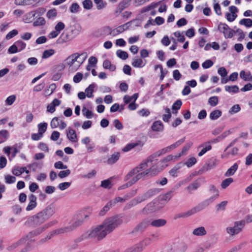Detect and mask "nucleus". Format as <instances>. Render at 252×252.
Instances as JSON below:
<instances>
[{
	"label": "nucleus",
	"instance_id": "obj_55",
	"mask_svg": "<svg viewBox=\"0 0 252 252\" xmlns=\"http://www.w3.org/2000/svg\"><path fill=\"white\" fill-rule=\"evenodd\" d=\"M61 119L59 117H54L52 119L50 126L52 128H55L59 126Z\"/></svg>",
	"mask_w": 252,
	"mask_h": 252
},
{
	"label": "nucleus",
	"instance_id": "obj_24",
	"mask_svg": "<svg viewBox=\"0 0 252 252\" xmlns=\"http://www.w3.org/2000/svg\"><path fill=\"white\" fill-rule=\"evenodd\" d=\"M199 147H203V149L201 150L198 155V156L201 157L205 154L207 151L210 150L212 149L211 141H209L207 142L204 143L201 145L199 148Z\"/></svg>",
	"mask_w": 252,
	"mask_h": 252
},
{
	"label": "nucleus",
	"instance_id": "obj_15",
	"mask_svg": "<svg viewBox=\"0 0 252 252\" xmlns=\"http://www.w3.org/2000/svg\"><path fill=\"white\" fill-rule=\"evenodd\" d=\"M146 200L143 194L140 196H138L129 201L125 206V209H129L133 206L136 205L137 204H140L142 202L145 201Z\"/></svg>",
	"mask_w": 252,
	"mask_h": 252
},
{
	"label": "nucleus",
	"instance_id": "obj_57",
	"mask_svg": "<svg viewBox=\"0 0 252 252\" xmlns=\"http://www.w3.org/2000/svg\"><path fill=\"white\" fill-rule=\"evenodd\" d=\"M82 114L87 119H91L94 116V114L93 112L87 109L86 107L83 108Z\"/></svg>",
	"mask_w": 252,
	"mask_h": 252
},
{
	"label": "nucleus",
	"instance_id": "obj_63",
	"mask_svg": "<svg viewBox=\"0 0 252 252\" xmlns=\"http://www.w3.org/2000/svg\"><path fill=\"white\" fill-rule=\"evenodd\" d=\"M241 110V107L239 104L234 105L229 110V113L233 114L239 112Z\"/></svg>",
	"mask_w": 252,
	"mask_h": 252
},
{
	"label": "nucleus",
	"instance_id": "obj_27",
	"mask_svg": "<svg viewBox=\"0 0 252 252\" xmlns=\"http://www.w3.org/2000/svg\"><path fill=\"white\" fill-rule=\"evenodd\" d=\"M216 165V159L213 158L210 159V160L206 163V164L201 168L199 171L200 172L201 170L208 171L211 170V169L214 168Z\"/></svg>",
	"mask_w": 252,
	"mask_h": 252
},
{
	"label": "nucleus",
	"instance_id": "obj_38",
	"mask_svg": "<svg viewBox=\"0 0 252 252\" xmlns=\"http://www.w3.org/2000/svg\"><path fill=\"white\" fill-rule=\"evenodd\" d=\"M192 216L190 210L186 212L180 213L175 215L174 217V220H177L181 218H186Z\"/></svg>",
	"mask_w": 252,
	"mask_h": 252
},
{
	"label": "nucleus",
	"instance_id": "obj_10",
	"mask_svg": "<svg viewBox=\"0 0 252 252\" xmlns=\"http://www.w3.org/2000/svg\"><path fill=\"white\" fill-rule=\"evenodd\" d=\"M218 30L223 33L226 38H231L233 36L234 30L230 28L225 23H220L218 25Z\"/></svg>",
	"mask_w": 252,
	"mask_h": 252
},
{
	"label": "nucleus",
	"instance_id": "obj_54",
	"mask_svg": "<svg viewBox=\"0 0 252 252\" xmlns=\"http://www.w3.org/2000/svg\"><path fill=\"white\" fill-rule=\"evenodd\" d=\"M233 182V179L232 178H227L222 182V183L221 184V187L223 189H226Z\"/></svg>",
	"mask_w": 252,
	"mask_h": 252
},
{
	"label": "nucleus",
	"instance_id": "obj_51",
	"mask_svg": "<svg viewBox=\"0 0 252 252\" xmlns=\"http://www.w3.org/2000/svg\"><path fill=\"white\" fill-rule=\"evenodd\" d=\"M158 68H159L160 71V80H162L165 77V75L167 73V70H163L162 66L161 64L156 65L155 66V70H157Z\"/></svg>",
	"mask_w": 252,
	"mask_h": 252
},
{
	"label": "nucleus",
	"instance_id": "obj_33",
	"mask_svg": "<svg viewBox=\"0 0 252 252\" xmlns=\"http://www.w3.org/2000/svg\"><path fill=\"white\" fill-rule=\"evenodd\" d=\"M25 242V238H22L19 240L18 241L15 242V243L12 244L10 246H9L7 248V250L8 251L12 252L15 249L18 248L20 246H21L22 244L24 243Z\"/></svg>",
	"mask_w": 252,
	"mask_h": 252
},
{
	"label": "nucleus",
	"instance_id": "obj_48",
	"mask_svg": "<svg viewBox=\"0 0 252 252\" xmlns=\"http://www.w3.org/2000/svg\"><path fill=\"white\" fill-rule=\"evenodd\" d=\"M225 90L229 93H237L239 92V87L237 85L225 86Z\"/></svg>",
	"mask_w": 252,
	"mask_h": 252
},
{
	"label": "nucleus",
	"instance_id": "obj_53",
	"mask_svg": "<svg viewBox=\"0 0 252 252\" xmlns=\"http://www.w3.org/2000/svg\"><path fill=\"white\" fill-rule=\"evenodd\" d=\"M46 21L43 17H39L33 23L34 27L43 26L45 24Z\"/></svg>",
	"mask_w": 252,
	"mask_h": 252
},
{
	"label": "nucleus",
	"instance_id": "obj_9",
	"mask_svg": "<svg viewBox=\"0 0 252 252\" xmlns=\"http://www.w3.org/2000/svg\"><path fill=\"white\" fill-rule=\"evenodd\" d=\"M46 220L38 212L35 215L29 217L25 222L27 225L37 226L43 223Z\"/></svg>",
	"mask_w": 252,
	"mask_h": 252
},
{
	"label": "nucleus",
	"instance_id": "obj_21",
	"mask_svg": "<svg viewBox=\"0 0 252 252\" xmlns=\"http://www.w3.org/2000/svg\"><path fill=\"white\" fill-rule=\"evenodd\" d=\"M82 222V220H81L80 219H78L77 220L75 221L74 222H73L72 224L70 226H67L64 228H60L59 229H63V231L62 233L69 232L72 231L73 230L77 228L78 226H80Z\"/></svg>",
	"mask_w": 252,
	"mask_h": 252
},
{
	"label": "nucleus",
	"instance_id": "obj_11",
	"mask_svg": "<svg viewBox=\"0 0 252 252\" xmlns=\"http://www.w3.org/2000/svg\"><path fill=\"white\" fill-rule=\"evenodd\" d=\"M45 11V10L44 8H38L35 11H32L28 13L25 15L26 22L30 23L32 22L34 17L40 16L43 14Z\"/></svg>",
	"mask_w": 252,
	"mask_h": 252
},
{
	"label": "nucleus",
	"instance_id": "obj_32",
	"mask_svg": "<svg viewBox=\"0 0 252 252\" xmlns=\"http://www.w3.org/2000/svg\"><path fill=\"white\" fill-rule=\"evenodd\" d=\"M238 168V165L237 163H235L232 166H231L225 173L224 176L225 177H229L233 175Z\"/></svg>",
	"mask_w": 252,
	"mask_h": 252
},
{
	"label": "nucleus",
	"instance_id": "obj_2",
	"mask_svg": "<svg viewBox=\"0 0 252 252\" xmlns=\"http://www.w3.org/2000/svg\"><path fill=\"white\" fill-rule=\"evenodd\" d=\"M169 152V151L168 149V147H166L153 154L152 155L148 157L146 160H144L142 162H141L139 165V166L133 169L132 170L128 175V177H130L132 175H134V174L138 173L140 170H144L146 168H148L150 166H151L152 162L154 161V158L158 157H159L160 156Z\"/></svg>",
	"mask_w": 252,
	"mask_h": 252
},
{
	"label": "nucleus",
	"instance_id": "obj_45",
	"mask_svg": "<svg viewBox=\"0 0 252 252\" xmlns=\"http://www.w3.org/2000/svg\"><path fill=\"white\" fill-rule=\"evenodd\" d=\"M28 167L31 168L32 170L35 172L37 168L41 169L42 167V163L38 162H34L28 165Z\"/></svg>",
	"mask_w": 252,
	"mask_h": 252
},
{
	"label": "nucleus",
	"instance_id": "obj_18",
	"mask_svg": "<svg viewBox=\"0 0 252 252\" xmlns=\"http://www.w3.org/2000/svg\"><path fill=\"white\" fill-rule=\"evenodd\" d=\"M158 209L156 206L155 202H151L149 203L143 209L142 213L144 214H147L151 212H155Z\"/></svg>",
	"mask_w": 252,
	"mask_h": 252
},
{
	"label": "nucleus",
	"instance_id": "obj_60",
	"mask_svg": "<svg viewBox=\"0 0 252 252\" xmlns=\"http://www.w3.org/2000/svg\"><path fill=\"white\" fill-rule=\"evenodd\" d=\"M4 179L5 183L9 184L14 183L16 181V178L9 175H5Z\"/></svg>",
	"mask_w": 252,
	"mask_h": 252
},
{
	"label": "nucleus",
	"instance_id": "obj_40",
	"mask_svg": "<svg viewBox=\"0 0 252 252\" xmlns=\"http://www.w3.org/2000/svg\"><path fill=\"white\" fill-rule=\"evenodd\" d=\"M34 0H15L14 3L17 5H27L33 4Z\"/></svg>",
	"mask_w": 252,
	"mask_h": 252
},
{
	"label": "nucleus",
	"instance_id": "obj_61",
	"mask_svg": "<svg viewBox=\"0 0 252 252\" xmlns=\"http://www.w3.org/2000/svg\"><path fill=\"white\" fill-rule=\"evenodd\" d=\"M55 53V51L53 49L47 50L43 52L42 58L43 59H47L52 55H53Z\"/></svg>",
	"mask_w": 252,
	"mask_h": 252
},
{
	"label": "nucleus",
	"instance_id": "obj_1",
	"mask_svg": "<svg viewBox=\"0 0 252 252\" xmlns=\"http://www.w3.org/2000/svg\"><path fill=\"white\" fill-rule=\"evenodd\" d=\"M123 222L120 216L117 215L107 218L103 223L88 231L78 238L79 241L88 239H94L97 241L102 240Z\"/></svg>",
	"mask_w": 252,
	"mask_h": 252
},
{
	"label": "nucleus",
	"instance_id": "obj_42",
	"mask_svg": "<svg viewBox=\"0 0 252 252\" xmlns=\"http://www.w3.org/2000/svg\"><path fill=\"white\" fill-rule=\"evenodd\" d=\"M222 112L219 110H215L213 111L210 114V118L212 120H215L218 119L221 116Z\"/></svg>",
	"mask_w": 252,
	"mask_h": 252
},
{
	"label": "nucleus",
	"instance_id": "obj_39",
	"mask_svg": "<svg viewBox=\"0 0 252 252\" xmlns=\"http://www.w3.org/2000/svg\"><path fill=\"white\" fill-rule=\"evenodd\" d=\"M131 64L134 67L139 68L142 67L145 65L141 59H133Z\"/></svg>",
	"mask_w": 252,
	"mask_h": 252
},
{
	"label": "nucleus",
	"instance_id": "obj_44",
	"mask_svg": "<svg viewBox=\"0 0 252 252\" xmlns=\"http://www.w3.org/2000/svg\"><path fill=\"white\" fill-rule=\"evenodd\" d=\"M182 102L180 99L176 100L173 104L172 109L173 113L176 114L177 113V110H179L182 106Z\"/></svg>",
	"mask_w": 252,
	"mask_h": 252
},
{
	"label": "nucleus",
	"instance_id": "obj_30",
	"mask_svg": "<svg viewBox=\"0 0 252 252\" xmlns=\"http://www.w3.org/2000/svg\"><path fill=\"white\" fill-rule=\"evenodd\" d=\"M192 234L195 236H202L207 234V231L203 226H200L194 229L192 232Z\"/></svg>",
	"mask_w": 252,
	"mask_h": 252
},
{
	"label": "nucleus",
	"instance_id": "obj_31",
	"mask_svg": "<svg viewBox=\"0 0 252 252\" xmlns=\"http://www.w3.org/2000/svg\"><path fill=\"white\" fill-rule=\"evenodd\" d=\"M240 77L245 81H251L252 79V75L249 71L246 72L241 70L240 72Z\"/></svg>",
	"mask_w": 252,
	"mask_h": 252
},
{
	"label": "nucleus",
	"instance_id": "obj_59",
	"mask_svg": "<svg viewBox=\"0 0 252 252\" xmlns=\"http://www.w3.org/2000/svg\"><path fill=\"white\" fill-rule=\"evenodd\" d=\"M124 28L122 27L121 26H119L117 28L115 29L114 30L111 31L110 32V33L112 34L113 36H115L120 33L123 32H124Z\"/></svg>",
	"mask_w": 252,
	"mask_h": 252
},
{
	"label": "nucleus",
	"instance_id": "obj_22",
	"mask_svg": "<svg viewBox=\"0 0 252 252\" xmlns=\"http://www.w3.org/2000/svg\"><path fill=\"white\" fill-rule=\"evenodd\" d=\"M61 103V100L57 98H55L52 102L47 107V111L51 113H54L55 110V107L59 106Z\"/></svg>",
	"mask_w": 252,
	"mask_h": 252
},
{
	"label": "nucleus",
	"instance_id": "obj_28",
	"mask_svg": "<svg viewBox=\"0 0 252 252\" xmlns=\"http://www.w3.org/2000/svg\"><path fill=\"white\" fill-rule=\"evenodd\" d=\"M159 191V189H151L147 190L143 194L144 195L146 200H147L148 199L158 193Z\"/></svg>",
	"mask_w": 252,
	"mask_h": 252
},
{
	"label": "nucleus",
	"instance_id": "obj_8",
	"mask_svg": "<svg viewBox=\"0 0 252 252\" xmlns=\"http://www.w3.org/2000/svg\"><path fill=\"white\" fill-rule=\"evenodd\" d=\"M76 35L74 30L65 31L61 34L57 40V43L59 44H63L70 42L76 37Z\"/></svg>",
	"mask_w": 252,
	"mask_h": 252
},
{
	"label": "nucleus",
	"instance_id": "obj_56",
	"mask_svg": "<svg viewBox=\"0 0 252 252\" xmlns=\"http://www.w3.org/2000/svg\"><path fill=\"white\" fill-rule=\"evenodd\" d=\"M116 55L118 57L123 59L126 60L128 56L127 53L121 50H118L116 52Z\"/></svg>",
	"mask_w": 252,
	"mask_h": 252
},
{
	"label": "nucleus",
	"instance_id": "obj_13",
	"mask_svg": "<svg viewBox=\"0 0 252 252\" xmlns=\"http://www.w3.org/2000/svg\"><path fill=\"white\" fill-rule=\"evenodd\" d=\"M150 224V220L144 219L139 223L133 229L132 233H141L143 232Z\"/></svg>",
	"mask_w": 252,
	"mask_h": 252
},
{
	"label": "nucleus",
	"instance_id": "obj_46",
	"mask_svg": "<svg viewBox=\"0 0 252 252\" xmlns=\"http://www.w3.org/2000/svg\"><path fill=\"white\" fill-rule=\"evenodd\" d=\"M131 0H123L118 5V9L120 11L127 7L130 4Z\"/></svg>",
	"mask_w": 252,
	"mask_h": 252
},
{
	"label": "nucleus",
	"instance_id": "obj_25",
	"mask_svg": "<svg viewBox=\"0 0 252 252\" xmlns=\"http://www.w3.org/2000/svg\"><path fill=\"white\" fill-rule=\"evenodd\" d=\"M167 221L165 219H158L150 221V224L155 227H159L164 226Z\"/></svg>",
	"mask_w": 252,
	"mask_h": 252
},
{
	"label": "nucleus",
	"instance_id": "obj_41",
	"mask_svg": "<svg viewBox=\"0 0 252 252\" xmlns=\"http://www.w3.org/2000/svg\"><path fill=\"white\" fill-rule=\"evenodd\" d=\"M230 133L229 130L224 131L221 135L219 136L217 138L214 139L213 140H211V143H217L223 139H224L225 137L228 135Z\"/></svg>",
	"mask_w": 252,
	"mask_h": 252
},
{
	"label": "nucleus",
	"instance_id": "obj_43",
	"mask_svg": "<svg viewBox=\"0 0 252 252\" xmlns=\"http://www.w3.org/2000/svg\"><path fill=\"white\" fill-rule=\"evenodd\" d=\"M239 24L244 25L247 28L252 27V20L249 18H244L239 21Z\"/></svg>",
	"mask_w": 252,
	"mask_h": 252
},
{
	"label": "nucleus",
	"instance_id": "obj_12",
	"mask_svg": "<svg viewBox=\"0 0 252 252\" xmlns=\"http://www.w3.org/2000/svg\"><path fill=\"white\" fill-rule=\"evenodd\" d=\"M173 158V156L171 155H168L162 160L158 162L156 165H154L157 167L156 171H157V174L168 166L167 162L171 161Z\"/></svg>",
	"mask_w": 252,
	"mask_h": 252
},
{
	"label": "nucleus",
	"instance_id": "obj_34",
	"mask_svg": "<svg viewBox=\"0 0 252 252\" xmlns=\"http://www.w3.org/2000/svg\"><path fill=\"white\" fill-rule=\"evenodd\" d=\"M96 85L95 83H93L89 85V86L85 89V93L86 94V96L88 97H93V93L94 92V88L95 87Z\"/></svg>",
	"mask_w": 252,
	"mask_h": 252
},
{
	"label": "nucleus",
	"instance_id": "obj_26",
	"mask_svg": "<svg viewBox=\"0 0 252 252\" xmlns=\"http://www.w3.org/2000/svg\"><path fill=\"white\" fill-rule=\"evenodd\" d=\"M151 128L154 131L161 132L163 131L164 126L161 121H157L154 122L151 126Z\"/></svg>",
	"mask_w": 252,
	"mask_h": 252
},
{
	"label": "nucleus",
	"instance_id": "obj_7",
	"mask_svg": "<svg viewBox=\"0 0 252 252\" xmlns=\"http://www.w3.org/2000/svg\"><path fill=\"white\" fill-rule=\"evenodd\" d=\"M217 194L210 197L209 198L204 200L198 204L196 206L190 209L192 215L195 214L207 208L211 203H212L219 196Z\"/></svg>",
	"mask_w": 252,
	"mask_h": 252
},
{
	"label": "nucleus",
	"instance_id": "obj_58",
	"mask_svg": "<svg viewBox=\"0 0 252 252\" xmlns=\"http://www.w3.org/2000/svg\"><path fill=\"white\" fill-rule=\"evenodd\" d=\"M14 43L15 45L17 47V48L19 52L24 49L26 46V44L22 40H18L16 41Z\"/></svg>",
	"mask_w": 252,
	"mask_h": 252
},
{
	"label": "nucleus",
	"instance_id": "obj_20",
	"mask_svg": "<svg viewBox=\"0 0 252 252\" xmlns=\"http://www.w3.org/2000/svg\"><path fill=\"white\" fill-rule=\"evenodd\" d=\"M30 202L26 207L27 211H31L34 209L37 205L36 197L33 194H31L29 196Z\"/></svg>",
	"mask_w": 252,
	"mask_h": 252
},
{
	"label": "nucleus",
	"instance_id": "obj_4",
	"mask_svg": "<svg viewBox=\"0 0 252 252\" xmlns=\"http://www.w3.org/2000/svg\"><path fill=\"white\" fill-rule=\"evenodd\" d=\"M246 224V221L241 220L234 222L233 226H228L226 228V233L231 236L238 234L242 231Z\"/></svg>",
	"mask_w": 252,
	"mask_h": 252
},
{
	"label": "nucleus",
	"instance_id": "obj_19",
	"mask_svg": "<svg viewBox=\"0 0 252 252\" xmlns=\"http://www.w3.org/2000/svg\"><path fill=\"white\" fill-rule=\"evenodd\" d=\"M63 229H56L55 230H54L53 231L51 232L50 233L48 234L45 238L41 239L38 242L39 245H41L46 242H47L48 240H50L52 237L56 235L62 234L63 232Z\"/></svg>",
	"mask_w": 252,
	"mask_h": 252
},
{
	"label": "nucleus",
	"instance_id": "obj_47",
	"mask_svg": "<svg viewBox=\"0 0 252 252\" xmlns=\"http://www.w3.org/2000/svg\"><path fill=\"white\" fill-rule=\"evenodd\" d=\"M174 191L170 190L166 193L160 195V200L163 201H168L170 200L172 196L173 195Z\"/></svg>",
	"mask_w": 252,
	"mask_h": 252
},
{
	"label": "nucleus",
	"instance_id": "obj_23",
	"mask_svg": "<svg viewBox=\"0 0 252 252\" xmlns=\"http://www.w3.org/2000/svg\"><path fill=\"white\" fill-rule=\"evenodd\" d=\"M66 135L69 140L72 142H76L77 141V135L75 130L71 128H68L66 130Z\"/></svg>",
	"mask_w": 252,
	"mask_h": 252
},
{
	"label": "nucleus",
	"instance_id": "obj_17",
	"mask_svg": "<svg viewBox=\"0 0 252 252\" xmlns=\"http://www.w3.org/2000/svg\"><path fill=\"white\" fill-rule=\"evenodd\" d=\"M205 182V179L204 178H198L195 181L191 183L188 187L187 189L189 191V193H191L192 190H195L197 189L200 186L202 183Z\"/></svg>",
	"mask_w": 252,
	"mask_h": 252
},
{
	"label": "nucleus",
	"instance_id": "obj_52",
	"mask_svg": "<svg viewBox=\"0 0 252 252\" xmlns=\"http://www.w3.org/2000/svg\"><path fill=\"white\" fill-rule=\"evenodd\" d=\"M227 203V201H223L221 203L218 204L216 206V211H224Z\"/></svg>",
	"mask_w": 252,
	"mask_h": 252
},
{
	"label": "nucleus",
	"instance_id": "obj_14",
	"mask_svg": "<svg viewBox=\"0 0 252 252\" xmlns=\"http://www.w3.org/2000/svg\"><path fill=\"white\" fill-rule=\"evenodd\" d=\"M55 208L51 205H48L42 211L39 212L41 215L47 220L55 213Z\"/></svg>",
	"mask_w": 252,
	"mask_h": 252
},
{
	"label": "nucleus",
	"instance_id": "obj_50",
	"mask_svg": "<svg viewBox=\"0 0 252 252\" xmlns=\"http://www.w3.org/2000/svg\"><path fill=\"white\" fill-rule=\"evenodd\" d=\"M47 127V124L46 123H40L38 125V132L40 134L43 135L46 131Z\"/></svg>",
	"mask_w": 252,
	"mask_h": 252
},
{
	"label": "nucleus",
	"instance_id": "obj_64",
	"mask_svg": "<svg viewBox=\"0 0 252 252\" xmlns=\"http://www.w3.org/2000/svg\"><path fill=\"white\" fill-rule=\"evenodd\" d=\"M85 9L89 10L93 7V2L91 0H85L82 2Z\"/></svg>",
	"mask_w": 252,
	"mask_h": 252
},
{
	"label": "nucleus",
	"instance_id": "obj_5",
	"mask_svg": "<svg viewBox=\"0 0 252 252\" xmlns=\"http://www.w3.org/2000/svg\"><path fill=\"white\" fill-rule=\"evenodd\" d=\"M150 166L151 167L148 169H147V168H146L145 169L140 170L138 173L134 174L130 177H128V175L132 170H131L126 176V180H128L130 178L136 174V175L135 177L138 180H140L145 176H150V177L156 176L157 174V171H156L157 167H156L155 165H151Z\"/></svg>",
	"mask_w": 252,
	"mask_h": 252
},
{
	"label": "nucleus",
	"instance_id": "obj_29",
	"mask_svg": "<svg viewBox=\"0 0 252 252\" xmlns=\"http://www.w3.org/2000/svg\"><path fill=\"white\" fill-rule=\"evenodd\" d=\"M183 164L182 162H180L176 165L169 171L170 175L173 177H177L179 173V169L183 166Z\"/></svg>",
	"mask_w": 252,
	"mask_h": 252
},
{
	"label": "nucleus",
	"instance_id": "obj_6",
	"mask_svg": "<svg viewBox=\"0 0 252 252\" xmlns=\"http://www.w3.org/2000/svg\"><path fill=\"white\" fill-rule=\"evenodd\" d=\"M57 222L56 221H50L41 227H40L34 231H31L29 232L26 236L25 238V240L27 239L30 240V242H32L34 241V240H32V238L35 236H37L40 233H42L44 231H45L47 229L54 225Z\"/></svg>",
	"mask_w": 252,
	"mask_h": 252
},
{
	"label": "nucleus",
	"instance_id": "obj_35",
	"mask_svg": "<svg viewBox=\"0 0 252 252\" xmlns=\"http://www.w3.org/2000/svg\"><path fill=\"white\" fill-rule=\"evenodd\" d=\"M9 136V132L5 129L0 130V144L5 142Z\"/></svg>",
	"mask_w": 252,
	"mask_h": 252
},
{
	"label": "nucleus",
	"instance_id": "obj_36",
	"mask_svg": "<svg viewBox=\"0 0 252 252\" xmlns=\"http://www.w3.org/2000/svg\"><path fill=\"white\" fill-rule=\"evenodd\" d=\"M120 158L119 153H115L107 159V163L109 164H113L116 162Z\"/></svg>",
	"mask_w": 252,
	"mask_h": 252
},
{
	"label": "nucleus",
	"instance_id": "obj_3",
	"mask_svg": "<svg viewBox=\"0 0 252 252\" xmlns=\"http://www.w3.org/2000/svg\"><path fill=\"white\" fill-rule=\"evenodd\" d=\"M152 238H145L138 243L126 248L123 252H142L146 247L155 240H157L158 235L157 234L151 235Z\"/></svg>",
	"mask_w": 252,
	"mask_h": 252
},
{
	"label": "nucleus",
	"instance_id": "obj_37",
	"mask_svg": "<svg viewBox=\"0 0 252 252\" xmlns=\"http://www.w3.org/2000/svg\"><path fill=\"white\" fill-rule=\"evenodd\" d=\"M103 67L104 69H109L111 71H114L116 69V66L111 64L109 60H105L103 63Z\"/></svg>",
	"mask_w": 252,
	"mask_h": 252
},
{
	"label": "nucleus",
	"instance_id": "obj_62",
	"mask_svg": "<svg viewBox=\"0 0 252 252\" xmlns=\"http://www.w3.org/2000/svg\"><path fill=\"white\" fill-rule=\"evenodd\" d=\"M57 13L55 9H52L49 10L46 16L49 19H53L57 16Z\"/></svg>",
	"mask_w": 252,
	"mask_h": 252
},
{
	"label": "nucleus",
	"instance_id": "obj_49",
	"mask_svg": "<svg viewBox=\"0 0 252 252\" xmlns=\"http://www.w3.org/2000/svg\"><path fill=\"white\" fill-rule=\"evenodd\" d=\"M185 140V137H184L178 141H176L175 143H173V144L171 145L170 146H168V149L169 151H170L172 150H173L174 149L176 148V147H178L179 145H180L181 144L184 143Z\"/></svg>",
	"mask_w": 252,
	"mask_h": 252
},
{
	"label": "nucleus",
	"instance_id": "obj_16",
	"mask_svg": "<svg viewBox=\"0 0 252 252\" xmlns=\"http://www.w3.org/2000/svg\"><path fill=\"white\" fill-rule=\"evenodd\" d=\"M85 55V58H86L87 55L85 53L82 54H79L75 53L68 56L65 60L66 63L69 66H71L75 62L77 61V59L81 56Z\"/></svg>",
	"mask_w": 252,
	"mask_h": 252
}]
</instances>
